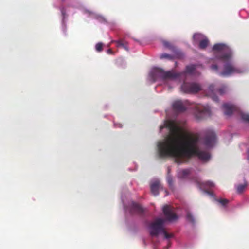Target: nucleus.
Instances as JSON below:
<instances>
[{
  "instance_id": "obj_10",
  "label": "nucleus",
  "mask_w": 249,
  "mask_h": 249,
  "mask_svg": "<svg viewBox=\"0 0 249 249\" xmlns=\"http://www.w3.org/2000/svg\"><path fill=\"white\" fill-rule=\"evenodd\" d=\"M205 144L209 147L212 146L216 141L215 133L212 130H208L205 132Z\"/></svg>"
},
{
  "instance_id": "obj_28",
  "label": "nucleus",
  "mask_w": 249,
  "mask_h": 249,
  "mask_svg": "<svg viewBox=\"0 0 249 249\" xmlns=\"http://www.w3.org/2000/svg\"><path fill=\"white\" fill-rule=\"evenodd\" d=\"M201 36V35L199 34H195L193 36V38L195 40L198 39Z\"/></svg>"
},
{
  "instance_id": "obj_5",
  "label": "nucleus",
  "mask_w": 249,
  "mask_h": 249,
  "mask_svg": "<svg viewBox=\"0 0 249 249\" xmlns=\"http://www.w3.org/2000/svg\"><path fill=\"white\" fill-rule=\"evenodd\" d=\"M181 89L184 93L194 94L201 90V87L198 83L184 82L181 85Z\"/></svg>"
},
{
  "instance_id": "obj_26",
  "label": "nucleus",
  "mask_w": 249,
  "mask_h": 249,
  "mask_svg": "<svg viewBox=\"0 0 249 249\" xmlns=\"http://www.w3.org/2000/svg\"><path fill=\"white\" fill-rule=\"evenodd\" d=\"M167 180L169 185L170 187H172L173 185V180L172 178L170 176H168L167 178Z\"/></svg>"
},
{
  "instance_id": "obj_13",
  "label": "nucleus",
  "mask_w": 249,
  "mask_h": 249,
  "mask_svg": "<svg viewBox=\"0 0 249 249\" xmlns=\"http://www.w3.org/2000/svg\"><path fill=\"white\" fill-rule=\"evenodd\" d=\"M130 211L132 214H141L142 213L143 210L139 204L133 202L131 203Z\"/></svg>"
},
{
  "instance_id": "obj_12",
  "label": "nucleus",
  "mask_w": 249,
  "mask_h": 249,
  "mask_svg": "<svg viewBox=\"0 0 249 249\" xmlns=\"http://www.w3.org/2000/svg\"><path fill=\"white\" fill-rule=\"evenodd\" d=\"M173 109L177 112H183L186 108L184 103L181 100L175 101L172 105Z\"/></svg>"
},
{
  "instance_id": "obj_3",
  "label": "nucleus",
  "mask_w": 249,
  "mask_h": 249,
  "mask_svg": "<svg viewBox=\"0 0 249 249\" xmlns=\"http://www.w3.org/2000/svg\"><path fill=\"white\" fill-rule=\"evenodd\" d=\"M164 223L165 220L162 218H158L151 222L149 225L150 235L151 236L157 237L159 234L161 233L166 239L172 237L173 235L168 233L164 228Z\"/></svg>"
},
{
  "instance_id": "obj_20",
  "label": "nucleus",
  "mask_w": 249,
  "mask_h": 249,
  "mask_svg": "<svg viewBox=\"0 0 249 249\" xmlns=\"http://www.w3.org/2000/svg\"><path fill=\"white\" fill-rule=\"evenodd\" d=\"M196 68L194 65L187 66L186 67V72L191 74L193 72Z\"/></svg>"
},
{
  "instance_id": "obj_16",
  "label": "nucleus",
  "mask_w": 249,
  "mask_h": 249,
  "mask_svg": "<svg viewBox=\"0 0 249 249\" xmlns=\"http://www.w3.org/2000/svg\"><path fill=\"white\" fill-rule=\"evenodd\" d=\"M111 42L116 43L117 47H122L127 51H129V48L128 47L127 43L126 42H124L123 40L120 39L117 41L113 40Z\"/></svg>"
},
{
  "instance_id": "obj_2",
  "label": "nucleus",
  "mask_w": 249,
  "mask_h": 249,
  "mask_svg": "<svg viewBox=\"0 0 249 249\" xmlns=\"http://www.w3.org/2000/svg\"><path fill=\"white\" fill-rule=\"evenodd\" d=\"M231 57L228 60H221L224 63L223 66V70L221 72H219L218 67L216 64H213L211 66V69L216 73H218L219 75L223 77L230 76L233 74L241 73L243 72V71L240 68L235 66L231 61Z\"/></svg>"
},
{
  "instance_id": "obj_17",
  "label": "nucleus",
  "mask_w": 249,
  "mask_h": 249,
  "mask_svg": "<svg viewBox=\"0 0 249 249\" xmlns=\"http://www.w3.org/2000/svg\"><path fill=\"white\" fill-rule=\"evenodd\" d=\"M209 40L208 39H204L199 42V47L201 49H205L208 45Z\"/></svg>"
},
{
  "instance_id": "obj_9",
  "label": "nucleus",
  "mask_w": 249,
  "mask_h": 249,
  "mask_svg": "<svg viewBox=\"0 0 249 249\" xmlns=\"http://www.w3.org/2000/svg\"><path fill=\"white\" fill-rule=\"evenodd\" d=\"M163 212L168 221H173L178 218V216L174 212L173 208L170 206L165 205L163 207Z\"/></svg>"
},
{
  "instance_id": "obj_19",
  "label": "nucleus",
  "mask_w": 249,
  "mask_h": 249,
  "mask_svg": "<svg viewBox=\"0 0 249 249\" xmlns=\"http://www.w3.org/2000/svg\"><path fill=\"white\" fill-rule=\"evenodd\" d=\"M186 219L188 221L192 223V224H195V220L193 216V215L191 214V213L189 212H187L186 213Z\"/></svg>"
},
{
  "instance_id": "obj_25",
  "label": "nucleus",
  "mask_w": 249,
  "mask_h": 249,
  "mask_svg": "<svg viewBox=\"0 0 249 249\" xmlns=\"http://www.w3.org/2000/svg\"><path fill=\"white\" fill-rule=\"evenodd\" d=\"M216 201L219 202L223 206H226L229 202L228 200L226 199H216Z\"/></svg>"
},
{
  "instance_id": "obj_8",
  "label": "nucleus",
  "mask_w": 249,
  "mask_h": 249,
  "mask_svg": "<svg viewBox=\"0 0 249 249\" xmlns=\"http://www.w3.org/2000/svg\"><path fill=\"white\" fill-rule=\"evenodd\" d=\"M210 108L208 106H198L196 107L195 116L198 120L204 118L210 115Z\"/></svg>"
},
{
  "instance_id": "obj_30",
  "label": "nucleus",
  "mask_w": 249,
  "mask_h": 249,
  "mask_svg": "<svg viewBox=\"0 0 249 249\" xmlns=\"http://www.w3.org/2000/svg\"><path fill=\"white\" fill-rule=\"evenodd\" d=\"M205 192L207 193L208 194L211 195V196H213V193L210 191H207V190H205Z\"/></svg>"
},
{
  "instance_id": "obj_21",
  "label": "nucleus",
  "mask_w": 249,
  "mask_h": 249,
  "mask_svg": "<svg viewBox=\"0 0 249 249\" xmlns=\"http://www.w3.org/2000/svg\"><path fill=\"white\" fill-rule=\"evenodd\" d=\"M247 185V183H245L244 184L239 185L237 188V191L238 193H242L244 191V190H245Z\"/></svg>"
},
{
  "instance_id": "obj_15",
  "label": "nucleus",
  "mask_w": 249,
  "mask_h": 249,
  "mask_svg": "<svg viewBox=\"0 0 249 249\" xmlns=\"http://www.w3.org/2000/svg\"><path fill=\"white\" fill-rule=\"evenodd\" d=\"M198 185L201 189H211L215 186L214 183L210 181L197 182Z\"/></svg>"
},
{
  "instance_id": "obj_18",
  "label": "nucleus",
  "mask_w": 249,
  "mask_h": 249,
  "mask_svg": "<svg viewBox=\"0 0 249 249\" xmlns=\"http://www.w3.org/2000/svg\"><path fill=\"white\" fill-rule=\"evenodd\" d=\"M190 173V170L189 169H183L181 170L178 174L180 178H186Z\"/></svg>"
},
{
  "instance_id": "obj_27",
  "label": "nucleus",
  "mask_w": 249,
  "mask_h": 249,
  "mask_svg": "<svg viewBox=\"0 0 249 249\" xmlns=\"http://www.w3.org/2000/svg\"><path fill=\"white\" fill-rule=\"evenodd\" d=\"M163 43L165 47L168 48L169 49H171L172 48V45L170 42L164 41H163Z\"/></svg>"
},
{
  "instance_id": "obj_7",
  "label": "nucleus",
  "mask_w": 249,
  "mask_h": 249,
  "mask_svg": "<svg viewBox=\"0 0 249 249\" xmlns=\"http://www.w3.org/2000/svg\"><path fill=\"white\" fill-rule=\"evenodd\" d=\"M156 74L163 80L173 79L178 76V75L173 71H165L160 68H156L155 70Z\"/></svg>"
},
{
  "instance_id": "obj_29",
  "label": "nucleus",
  "mask_w": 249,
  "mask_h": 249,
  "mask_svg": "<svg viewBox=\"0 0 249 249\" xmlns=\"http://www.w3.org/2000/svg\"><path fill=\"white\" fill-rule=\"evenodd\" d=\"M107 53L109 54H113L114 53L111 49H109L107 50Z\"/></svg>"
},
{
  "instance_id": "obj_1",
  "label": "nucleus",
  "mask_w": 249,
  "mask_h": 249,
  "mask_svg": "<svg viewBox=\"0 0 249 249\" xmlns=\"http://www.w3.org/2000/svg\"><path fill=\"white\" fill-rule=\"evenodd\" d=\"M166 126L169 129L170 135L158 144L159 155L160 158L173 157L177 163L182 162L184 158H190L193 155L207 161L210 158L209 153L200 150L197 144L199 138L196 136H189L183 142L182 136L183 132L181 128L175 122L168 121Z\"/></svg>"
},
{
  "instance_id": "obj_31",
  "label": "nucleus",
  "mask_w": 249,
  "mask_h": 249,
  "mask_svg": "<svg viewBox=\"0 0 249 249\" xmlns=\"http://www.w3.org/2000/svg\"><path fill=\"white\" fill-rule=\"evenodd\" d=\"M248 160H249V150H248Z\"/></svg>"
},
{
  "instance_id": "obj_4",
  "label": "nucleus",
  "mask_w": 249,
  "mask_h": 249,
  "mask_svg": "<svg viewBox=\"0 0 249 249\" xmlns=\"http://www.w3.org/2000/svg\"><path fill=\"white\" fill-rule=\"evenodd\" d=\"M213 51H216V59L219 60H228L231 57L232 53L229 47L222 43L215 44L213 48Z\"/></svg>"
},
{
  "instance_id": "obj_23",
  "label": "nucleus",
  "mask_w": 249,
  "mask_h": 249,
  "mask_svg": "<svg viewBox=\"0 0 249 249\" xmlns=\"http://www.w3.org/2000/svg\"><path fill=\"white\" fill-rule=\"evenodd\" d=\"M160 58H161V59L166 58V59H168L169 60H172V59H173V57L172 55L168 54L167 53H163L160 55Z\"/></svg>"
},
{
  "instance_id": "obj_22",
  "label": "nucleus",
  "mask_w": 249,
  "mask_h": 249,
  "mask_svg": "<svg viewBox=\"0 0 249 249\" xmlns=\"http://www.w3.org/2000/svg\"><path fill=\"white\" fill-rule=\"evenodd\" d=\"M103 44L101 42H99L96 44L95 46L96 50L97 52H100L103 50Z\"/></svg>"
},
{
  "instance_id": "obj_11",
  "label": "nucleus",
  "mask_w": 249,
  "mask_h": 249,
  "mask_svg": "<svg viewBox=\"0 0 249 249\" xmlns=\"http://www.w3.org/2000/svg\"><path fill=\"white\" fill-rule=\"evenodd\" d=\"M161 187V184L159 180H157L153 181L150 185V190L151 193L154 196H157L159 193V189Z\"/></svg>"
},
{
  "instance_id": "obj_6",
  "label": "nucleus",
  "mask_w": 249,
  "mask_h": 249,
  "mask_svg": "<svg viewBox=\"0 0 249 249\" xmlns=\"http://www.w3.org/2000/svg\"><path fill=\"white\" fill-rule=\"evenodd\" d=\"M226 91V87L225 86H222L218 89L216 90L215 89V86L213 84H211L208 88V91L207 95L210 96L212 99L215 101H218V97L215 95L216 92H218L220 95L224 94Z\"/></svg>"
},
{
  "instance_id": "obj_24",
  "label": "nucleus",
  "mask_w": 249,
  "mask_h": 249,
  "mask_svg": "<svg viewBox=\"0 0 249 249\" xmlns=\"http://www.w3.org/2000/svg\"><path fill=\"white\" fill-rule=\"evenodd\" d=\"M241 118L243 121L249 123V114L242 113L241 114Z\"/></svg>"
},
{
  "instance_id": "obj_14",
  "label": "nucleus",
  "mask_w": 249,
  "mask_h": 249,
  "mask_svg": "<svg viewBox=\"0 0 249 249\" xmlns=\"http://www.w3.org/2000/svg\"><path fill=\"white\" fill-rule=\"evenodd\" d=\"M222 108L225 115H230L232 114L233 111L235 109V107L232 105L225 103L222 105Z\"/></svg>"
}]
</instances>
